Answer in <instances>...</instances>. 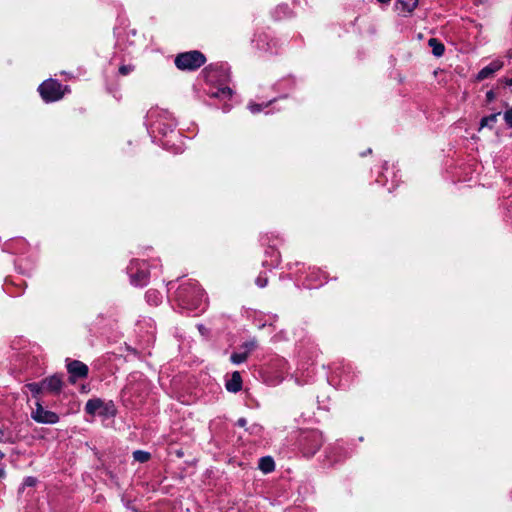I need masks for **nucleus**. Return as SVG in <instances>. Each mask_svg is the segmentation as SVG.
I'll use <instances>...</instances> for the list:
<instances>
[{"label":"nucleus","mask_w":512,"mask_h":512,"mask_svg":"<svg viewBox=\"0 0 512 512\" xmlns=\"http://www.w3.org/2000/svg\"><path fill=\"white\" fill-rule=\"evenodd\" d=\"M133 458L137 462L144 463L150 459V454L146 451L136 450L133 452Z\"/></svg>","instance_id":"obj_23"},{"label":"nucleus","mask_w":512,"mask_h":512,"mask_svg":"<svg viewBox=\"0 0 512 512\" xmlns=\"http://www.w3.org/2000/svg\"><path fill=\"white\" fill-rule=\"evenodd\" d=\"M271 102H272V101H270V102H269V103H267V104H256V103H250V104L248 105V108H249V110L251 111V113L256 114V113L261 112V111L264 109V107H267Z\"/></svg>","instance_id":"obj_24"},{"label":"nucleus","mask_w":512,"mask_h":512,"mask_svg":"<svg viewBox=\"0 0 512 512\" xmlns=\"http://www.w3.org/2000/svg\"><path fill=\"white\" fill-rule=\"evenodd\" d=\"M247 424V420L245 418H239L237 420V425L240 427H244Z\"/></svg>","instance_id":"obj_30"},{"label":"nucleus","mask_w":512,"mask_h":512,"mask_svg":"<svg viewBox=\"0 0 512 512\" xmlns=\"http://www.w3.org/2000/svg\"><path fill=\"white\" fill-rule=\"evenodd\" d=\"M127 273L130 277V282L133 286H144L148 282L149 271L148 265L145 261H140L137 259L131 260L129 266L127 267Z\"/></svg>","instance_id":"obj_5"},{"label":"nucleus","mask_w":512,"mask_h":512,"mask_svg":"<svg viewBox=\"0 0 512 512\" xmlns=\"http://www.w3.org/2000/svg\"><path fill=\"white\" fill-rule=\"evenodd\" d=\"M206 61L205 56L196 50L180 53L175 58V65L180 70H195Z\"/></svg>","instance_id":"obj_4"},{"label":"nucleus","mask_w":512,"mask_h":512,"mask_svg":"<svg viewBox=\"0 0 512 512\" xmlns=\"http://www.w3.org/2000/svg\"><path fill=\"white\" fill-rule=\"evenodd\" d=\"M38 91L45 102H55L60 100L66 92H69L68 86H63L57 80H45L38 87Z\"/></svg>","instance_id":"obj_3"},{"label":"nucleus","mask_w":512,"mask_h":512,"mask_svg":"<svg viewBox=\"0 0 512 512\" xmlns=\"http://www.w3.org/2000/svg\"><path fill=\"white\" fill-rule=\"evenodd\" d=\"M500 114L501 113L498 112V113H494L489 116L483 117L480 122V129L483 127H489L490 129H492L493 124L497 121V118Z\"/></svg>","instance_id":"obj_20"},{"label":"nucleus","mask_w":512,"mask_h":512,"mask_svg":"<svg viewBox=\"0 0 512 512\" xmlns=\"http://www.w3.org/2000/svg\"><path fill=\"white\" fill-rule=\"evenodd\" d=\"M258 468L265 474L271 473L275 469V462L270 456L261 457Z\"/></svg>","instance_id":"obj_17"},{"label":"nucleus","mask_w":512,"mask_h":512,"mask_svg":"<svg viewBox=\"0 0 512 512\" xmlns=\"http://www.w3.org/2000/svg\"><path fill=\"white\" fill-rule=\"evenodd\" d=\"M398 3L402 6L401 11L411 12L418 3V0H398Z\"/></svg>","instance_id":"obj_22"},{"label":"nucleus","mask_w":512,"mask_h":512,"mask_svg":"<svg viewBox=\"0 0 512 512\" xmlns=\"http://www.w3.org/2000/svg\"><path fill=\"white\" fill-rule=\"evenodd\" d=\"M229 109H230V108H229V107H226V106L223 108L224 112L229 111Z\"/></svg>","instance_id":"obj_33"},{"label":"nucleus","mask_w":512,"mask_h":512,"mask_svg":"<svg viewBox=\"0 0 512 512\" xmlns=\"http://www.w3.org/2000/svg\"><path fill=\"white\" fill-rule=\"evenodd\" d=\"M502 67V64L500 62L494 61L490 63L489 65L482 68L477 75L478 80H484L486 78H489L492 74H494L496 71H498Z\"/></svg>","instance_id":"obj_16"},{"label":"nucleus","mask_w":512,"mask_h":512,"mask_svg":"<svg viewBox=\"0 0 512 512\" xmlns=\"http://www.w3.org/2000/svg\"><path fill=\"white\" fill-rule=\"evenodd\" d=\"M428 45L432 48V53L436 57H440V56H442L444 54L445 47L436 38H430L429 41H428Z\"/></svg>","instance_id":"obj_19"},{"label":"nucleus","mask_w":512,"mask_h":512,"mask_svg":"<svg viewBox=\"0 0 512 512\" xmlns=\"http://www.w3.org/2000/svg\"><path fill=\"white\" fill-rule=\"evenodd\" d=\"M507 84H508L509 86H512V79H510V80L507 82Z\"/></svg>","instance_id":"obj_34"},{"label":"nucleus","mask_w":512,"mask_h":512,"mask_svg":"<svg viewBox=\"0 0 512 512\" xmlns=\"http://www.w3.org/2000/svg\"><path fill=\"white\" fill-rule=\"evenodd\" d=\"M380 3H384V0H378Z\"/></svg>","instance_id":"obj_35"},{"label":"nucleus","mask_w":512,"mask_h":512,"mask_svg":"<svg viewBox=\"0 0 512 512\" xmlns=\"http://www.w3.org/2000/svg\"><path fill=\"white\" fill-rule=\"evenodd\" d=\"M163 147H165L166 149H170V147L168 146V143L167 142H164L162 143Z\"/></svg>","instance_id":"obj_32"},{"label":"nucleus","mask_w":512,"mask_h":512,"mask_svg":"<svg viewBox=\"0 0 512 512\" xmlns=\"http://www.w3.org/2000/svg\"><path fill=\"white\" fill-rule=\"evenodd\" d=\"M134 70V66L131 64L121 65L119 67V74L123 76L129 75Z\"/></svg>","instance_id":"obj_27"},{"label":"nucleus","mask_w":512,"mask_h":512,"mask_svg":"<svg viewBox=\"0 0 512 512\" xmlns=\"http://www.w3.org/2000/svg\"><path fill=\"white\" fill-rule=\"evenodd\" d=\"M229 392L236 393L242 388V378L238 371L232 373L231 378L225 384Z\"/></svg>","instance_id":"obj_15"},{"label":"nucleus","mask_w":512,"mask_h":512,"mask_svg":"<svg viewBox=\"0 0 512 512\" xmlns=\"http://www.w3.org/2000/svg\"><path fill=\"white\" fill-rule=\"evenodd\" d=\"M486 98H487V101H492L494 98H495V94L492 90L488 91L486 93Z\"/></svg>","instance_id":"obj_29"},{"label":"nucleus","mask_w":512,"mask_h":512,"mask_svg":"<svg viewBox=\"0 0 512 512\" xmlns=\"http://www.w3.org/2000/svg\"><path fill=\"white\" fill-rule=\"evenodd\" d=\"M208 95L219 99H229L232 96V90L228 86L220 85L218 87H211L208 90Z\"/></svg>","instance_id":"obj_14"},{"label":"nucleus","mask_w":512,"mask_h":512,"mask_svg":"<svg viewBox=\"0 0 512 512\" xmlns=\"http://www.w3.org/2000/svg\"><path fill=\"white\" fill-rule=\"evenodd\" d=\"M25 387L32 393L34 397H38V395L44 390V387L41 382L28 383Z\"/></svg>","instance_id":"obj_21"},{"label":"nucleus","mask_w":512,"mask_h":512,"mask_svg":"<svg viewBox=\"0 0 512 512\" xmlns=\"http://www.w3.org/2000/svg\"><path fill=\"white\" fill-rule=\"evenodd\" d=\"M255 282L258 287L264 288L268 283V278H267L266 273L259 274V276L256 278Z\"/></svg>","instance_id":"obj_25"},{"label":"nucleus","mask_w":512,"mask_h":512,"mask_svg":"<svg viewBox=\"0 0 512 512\" xmlns=\"http://www.w3.org/2000/svg\"><path fill=\"white\" fill-rule=\"evenodd\" d=\"M85 411L89 415H108L113 414V404L105 403L99 398H93L87 401Z\"/></svg>","instance_id":"obj_8"},{"label":"nucleus","mask_w":512,"mask_h":512,"mask_svg":"<svg viewBox=\"0 0 512 512\" xmlns=\"http://www.w3.org/2000/svg\"><path fill=\"white\" fill-rule=\"evenodd\" d=\"M31 418L42 424H56L59 421V416L55 412L45 409L39 401L36 402L35 408L31 412Z\"/></svg>","instance_id":"obj_7"},{"label":"nucleus","mask_w":512,"mask_h":512,"mask_svg":"<svg viewBox=\"0 0 512 512\" xmlns=\"http://www.w3.org/2000/svg\"><path fill=\"white\" fill-rule=\"evenodd\" d=\"M4 475H5L4 469H0V478L4 477Z\"/></svg>","instance_id":"obj_31"},{"label":"nucleus","mask_w":512,"mask_h":512,"mask_svg":"<svg viewBox=\"0 0 512 512\" xmlns=\"http://www.w3.org/2000/svg\"><path fill=\"white\" fill-rule=\"evenodd\" d=\"M145 298H146L147 303H149L150 305H154V306H157L162 301L161 293L155 289L147 290V292L145 294Z\"/></svg>","instance_id":"obj_18"},{"label":"nucleus","mask_w":512,"mask_h":512,"mask_svg":"<svg viewBox=\"0 0 512 512\" xmlns=\"http://www.w3.org/2000/svg\"><path fill=\"white\" fill-rule=\"evenodd\" d=\"M204 73L206 81L210 84H214L218 80V77H223L224 79L227 77L224 67L218 65H210L205 68Z\"/></svg>","instance_id":"obj_12"},{"label":"nucleus","mask_w":512,"mask_h":512,"mask_svg":"<svg viewBox=\"0 0 512 512\" xmlns=\"http://www.w3.org/2000/svg\"><path fill=\"white\" fill-rule=\"evenodd\" d=\"M323 437L321 432L317 430L306 431L301 434L300 445L305 456H313L321 447Z\"/></svg>","instance_id":"obj_6"},{"label":"nucleus","mask_w":512,"mask_h":512,"mask_svg":"<svg viewBox=\"0 0 512 512\" xmlns=\"http://www.w3.org/2000/svg\"><path fill=\"white\" fill-rule=\"evenodd\" d=\"M42 385L44 387V390L52 393H58L62 388V379L58 375H53L51 377L43 379Z\"/></svg>","instance_id":"obj_13"},{"label":"nucleus","mask_w":512,"mask_h":512,"mask_svg":"<svg viewBox=\"0 0 512 512\" xmlns=\"http://www.w3.org/2000/svg\"><path fill=\"white\" fill-rule=\"evenodd\" d=\"M67 370L70 374L71 382H75L77 378H85L88 374L87 365L78 360L69 362L67 364Z\"/></svg>","instance_id":"obj_11"},{"label":"nucleus","mask_w":512,"mask_h":512,"mask_svg":"<svg viewBox=\"0 0 512 512\" xmlns=\"http://www.w3.org/2000/svg\"><path fill=\"white\" fill-rule=\"evenodd\" d=\"M504 120L512 128V107L504 113Z\"/></svg>","instance_id":"obj_28"},{"label":"nucleus","mask_w":512,"mask_h":512,"mask_svg":"<svg viewBox=\"0 0 512 512\" xmlns=\"http://www.w3.org/2000/svg\"><path fill=\"white\" fill-rule=\"evenodd\" d=\"M176 125L175 118L166 109L153 107L146 114V126L153 139L158 135L165 137L172 133Z\"/></svg>","instance_id":"obj_2"},{"label":"nucleus","mask_w":512,"mask_h":512,"mask_svg":"<svg viewBox=\"0 0 512 512\" xmlns=\"http://www.w3.org/2000/svg\"><path fill=\"white\" fill-rule=\"evenodd\" d=\"M257 341L255 339H251L249 341L244 342L240 347L239 351L231 354L230 360L233 364H241L245 362L249 356V354L257 348Z\"/></svg>","instance_id":"obj_9"},{"label":"nucleus","mask_w":512,"mask_h":512,"mask_svg":"<svg viewBox=\"0 0 512 512\" xmlns=\"http://www.w3.org/2000/svg\"><path fill=\"white\" fill-rule=\"evenodd\" d=\"M37 483V479L32 477V476H28L24 479L23 483H22V487H21V490H24L25 487H34Z\"/></svg>","instance_id":"obj_26"},{"label":"nucleus","mask_w":512,"mask_h":512,"mask_svg":"<svg viewBox=\"0 0 512 512\" xmlns=\"http://www.w3.org/2000/svg\"><path fill=\"white\" fill-rule=\"evenodd\" d=\"M306 286L308 288H317L322 286L327 281L326 273L320 268L309 267L306 275Z\"/></svg>","instance_id":"obj_10"},{"label":"nucleus","mask_w":512,"mask_h":512,"mask_svg":"<svg viewBox=\"0 0 512 512\" xmlns=\"http://www.w3.org/2000/svg\"><path fill=\"white\" fill-rule=\"evenodd\" d=\"M175 301L181 310L194 313V315L202 313L207 305V297L204 290L197 281L192 279L181 283L176 291Z\"/></svg>","instance_id":"obj_1"}]
</instances>
